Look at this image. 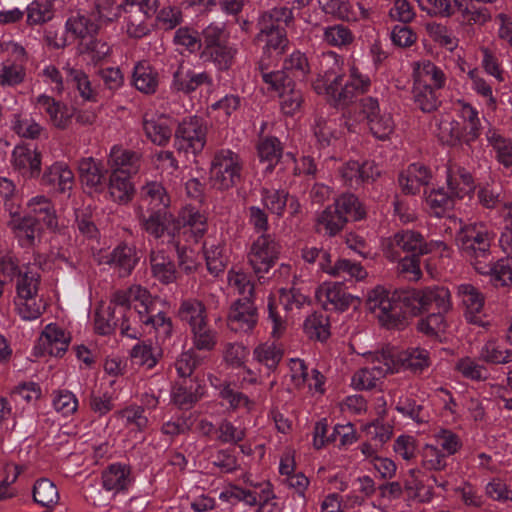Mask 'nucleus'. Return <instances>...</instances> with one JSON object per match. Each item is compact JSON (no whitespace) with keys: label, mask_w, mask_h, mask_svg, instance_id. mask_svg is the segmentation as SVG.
Listing matches in <instances>:
<instances>
[{"label":"nucleus","mask_w":512,"mask_h":512,"mask_svg":"<svg viewBox=\"0 0 512 512\" xmlns=\"http://www.w3.org/2000/svg\"><path fill=\"white\" fill-rule=\"evenodd\" d=\"M132 83L138 91L152 94L159 85V74L148 62L141 61L133 69Z\"/></svg>","instance_id":"nucleus-31"},{"label":"nucleus","mask_w":512,"mask_h":512,"mask_svg":"<svg viewBox=\"0 0 512 512\" xmlns=\"http://www.w3.org/2000/svg\"><path fill=\"white\" fill-rule=\"evenodd\" d=\"M114 417L132 432H143L149 425L144 409L139 405H129L114 413Z\"/></svg>","instance_id":"nucleus-34"},{"label":"nucleus","mask_w":512,"mask_h":512,"mask_svg":"<svg viewBox=\"0 0 512 512\" xmlns=\"http://www.w3.org/2000/svg\"><path fill=\"white\" fill-rule=\"evenodd\" d=\"M109 309L112 311L108 313V317L105 316V313L102 311H96L94 325L95 330L101 335H107L112 332L116 322L119 317L116 316V310H119L120 316L123 318V322L121 323L122 332L129 337H134V335L130 334L128 331L130 329L128 325V321L130 319L129 313L127 310H123L120 307H115L110 302Z\"/></svg>","instance_id":"nucleus-32"},{"label":"nucleus","mask_w":512,"mask_h":512,"mask_svg":"<svg viewBox=\"0 0 512 512\" xmlns=\"http://www.w3.org/2000/svg\"><path fill=\"white\" fill-rule=\"evenodd\" d=\"M40 286L39 269L36 266L26 267L20 271L16 283V295L30 296L38 295Z\"/></svg>","instance_id":"nucleus-51"},{"label":"nucleus","mask_w":512,"mask_h":512,"mask_svg":"<svg viewBox=\"0 0 512 512\" xmlns=\"http://www.w3.org/2000/svg\"><path fill=\"white\" fill-rule=\"evenodd\" d=\"M71 341L70 334L57 324L50 323L44 327L36 340L32 354L35 357H62Z\"/></svg>","instance_id":"nucleus-9"},{"label":"nucleus","mask_w":512,"mask_h":512,"mask_svg":"<svg viewBox=\"0 0 512 512\" xmlns=\"http://www.w3.org/2000/svg\"><path fill=\"white\" fill-rule=\"evenodd\" d=\"M489 145L496 152L497 160L505 167L512 166V140L504 137L496 129L489 128L486 132Z\"/></svg>","instance_id":"nucleus-44"},{"label":"nucleus","mask_w":512,"mask_h":512,"mask_svg":"<svg viewBox=\"0 0 512 512\" xmlns=\"http://www.w3.org/2000/svg\"><path fill=\"white\" fill-rule=\"evenodd\" d=\"M243 161L230 149H220L215 152L209 169V179L212 187L218 190H228L241 179Z\"/></svg>","instance_id":"nucleus-4"},{"label":"nucleus","mask_w":512,"mask_h":512,"mask_svg":"<svg viewBox=\"0 0 512 512\" xmlns=\"http://www.w3.org/2000/svg\"><path fill=\"white\" fill-rule=\"evenodd\" d=\"M316 298L325 309L345 311L354 302L359 303V298L346 292L341 284L325 282L316 290Z\"/></svg>","instance_id":"nucleus-12"},{"label":"nucleus","mask_w":512,"mask_h":512,"mask_svg":"<svg viewBox=\"0 0 512 512\" xmlns=\"http://www.w3.org/2000/svg\"><path fill=\"white\" fill-rule=\"evenodd\" d=\"M473 266L478 273L489 275L495 286L512 285V263L509 260H500L494 264L475 261Z\"/></svg>","instance_id":"nucleus-25"},{"label":"nucleus","mask_w":512,"mask_h":512,"mask_svg":"<svg viewBox=\"0 0 512 512\" xmlns=\"http://www.w3.org/2000/svg\"><path fill=\"white\" fill-rule=\"evenodd\" d=\"M289 193L282 189L266 188L260 190L262 205L277 217H282L287 206Z\"/></svg>","instance_id":"nucleus-43"},{"label":"nucleus","mask_w":512,"mask_h":512,"mask_svg":"<svg viewBox=\"0 0 512 512\" xmlns=\"http://www.w3.org/2000/svg\"><path fill=\"white\" fill-rule=\"evenodd\" d=\"M172 119L156 111H146L143 116V130L146 137L154 144L165 146L172 137Z\"/></svg>","instance_id":"nucleus-13"},{"label":"nucleus","mask_w":512,"mask_h":512,"mask_svg":"<svg viewBox=\"0 0 512 512\" xmlns=\"http://www.w3.org/2000/svg\"><path fill=\"white\" fill-rule=\"evenodd\" d=\"M236 54L237 48L226 43L215 46L211 50H203L202 52V56L211 60L216 68L221 71L232 67Z\"/></svg>","instance_id":"nucleus-48"},{"label":"nucleus","mask_w":512,"mask_h":512,"mask_svg":"<svg viewBox=\"0 0 512 512\" xmlns=\"http://www.w3.org/2000/svg\"><path fill=\"white\" fill-rule=\"evenodd\" d=\"M434 132L437 138L447 145H456L461 140L464 141V130L460 127L459 122L449 115L440 116L436 119Z\"/></svg>","instance_id":"nucleus-35"},{"label":"nucleus","mask_w":512,"mask_h":512,"mask_svg":"<svg viewBox=\"0 0 512 512\" xmlns=\"http://www.w3.org/2000/svg\"><path fill=\"white\" fill-rule=\"evenodd\" d=\"M130 175L111 173L109 180V194L118 203L129 202L134 195V187L130 182Z\"/></svg>","instance_id":"nucleus-47"},{"label":"nucleus","mask_w":512,"mask_h":512,"mask_svg":"<svg viewBox=\"0 0 512 512\" xmlns=\"http://www.w3.org/2000/svg\"><path fill=\"white\" fill-rule=\"evenodd\" d=\"M354 33L344 24H334L324 28L323 40L330 46L344 48L353 43Z\"/></svg>","instance_id":"nucleus-56"},{"label":"nucleus","mask_w":512,"mask_h":512,"mask_svg":"<svg viewBox=\"0 0 512 512\" xmlns=\"http://www.w3.org/2000/svg\"><path fill=\"white\" fill-rule=\"evenodd\" d=\"M151 269L153 275L163 283H170L175 279V267L163 252L151 254Z\"/></svg>","instance_id":"nucleus-64"},{"label":"nucleus","mask_w":512,"mask_h":512,"mask_svg":"<svg viewBox=\"0 0 512 512\" xmlns=\"http://www.w3.org/2000/svg\"><path fill=\"white\" fill-rule=\"evenodd\" d=\"M341 64V58L335 52L323 54V70L312 82L313 90L318 95L325 96L335 106L352 103L358 96L367 93L371 87L370 77L360 71L355 61L349 63L348 78L343 82V75L339 73Z\"/></svg>","instance_id":"nucleus-1"},{"label":"nucleus","mask_w":512,"mask_h":512,"mask_svg":"<svg viewBox=\"0 0 512 512\" xmlns=\"http://www.w3.org/2000/svg\"><path fill=\"white\" fill-rule=\"evenodd\" d=\"M340 175L348 186L358 187L373 182L380 175V169L373 161H348L340 169Z\"/></svg>","instance_id":"nucleus-15"},{"label":"nucleus","mask_w":512,"mask_h":512,"mask_svg":"<svg viewBox=\"0 0 512 512\" xmlns=\"http://www.w3.org/2000/svg\"><path fill=\"white\" fill-rule=\"evenodd\" d=\"M455 111L459 118L464 122V142L470 143L476 140L481 132V122L478 116V111L471 104L458 100L454 104Z\"/></svg>","instance_id":"nucleus-28"},{"label":"nucleus","mask_w":512,"mask_h":512,"mask_svg":"<svg viewBox=\"0 0 512 512\" xmlns=\"http://www.w3.org/2000/svg\"><path fill=\"white\" fill-rule=\"evenodd\" d=\"M142 198L149 203L152 209L165 210L170 199L161 183L150 182L142 187L141 190Z\"/></svg>","instance_id":"nucleus-61"},{"label":"nucleus","mask_w":512,"mask_h":512,"mask_svg":"<svg viewBox=\"0 0 512 512\" xmlns=\"http://www.w3.org/2000/svg\"><path fill=\"white\" fill-rule=\"evenodd\" d=\"M279 252V245L274 238L263 233L251 244L248 260L255 273H266L275 264Z\"/></svg>","instance_id":"nucleus-10"},{"label":"nucleus","mask_w":512,"mask_h":512,"mask_svg":"<svg viewBox=\"0 0 512 512\" xmlns=\"http://www.w3.org/2000/svg\"><path fill=\"white\" fill-rule=\"evenodd\" d=\"M303 329L310 339L325 341L330 336L328 318L320 313L309 315L304 321Z\"/></svg>","instance_id":"nucleus-57"},{"label":"nucleus","mask_w":512,"mask_h":512,"mask_svg":"<svg viewBox=\"0 0 512 512\" xmlns=\"http://www.w3.org/2000/svg\"><path fill=\"white\" fill-rule=\"evenodd\" d=\"M331 277L361 281L367 277V271L360 263L345 258H339L335 261V267L331 272Z\"/></svg>","instance_id":"nucleus-59"},{"label":"nucleus","mask_w":512,"mask_h":512,"mask_svg":"<svg viewBox=\"0 0 512 512\" xmlns=\"http://www.w3.org/2000/svg\"><path fill=\"white\" fill-rule=\"evenodd\" d=\"M318 231H324L329 236H335L345 226V218L331 205L325 208L316 219Z\"/></svg>","instance_id":"nucleus-46"},{"label":"nucleus","mask_w":512,"mask_h":512,"mask_svg":"<svg viewBox=\"0 0 512 512\" xmlns=\"http://www.w3.org/2000/svg\"><path fill=\"white\" fill-rule=\"evenodd\" d=\"M15 310L23 320H35L45 311L46 303L38 295H16L14 298Z\"/></svg>","instance_id":"nucleus-36"},{"label":"nucleus","mask_w":512,"mask_h":512,"mask_svg":"<svg viewBox=\"0 0 512 512\" xmlns=\"http://www.w3.org/2000/svg\"><path fill=\"white\" fill-rule=\"evenodd\" d=\"M13 167L23 176L35 178L40 175L41 154L36 148L18 145L12 153Z\"/></svg>","instance_id":"nucleus-20"},{"label":"nucleus","mask_w":512,"mask_h":512,"mask_svg":"<svg viewBox=\"0 0 512 512\" xmlns=\"http://www.w3.org/2000/svg\"><path fill=\"white\" fill-rule=\"evenodd\" d=\"M366 305L383 327L398 328L404 322V311L395 291L376 286L367 293Z\"/></svg>","instance_id":"nucleus-3"},{"label":"nucleus","mask_w":512,"mask_h":512,"mask_svg":"<svg viewBox=\"0 0 512 512\" xmlns=\"http://www.w3.org/2000/svg\"><path fill=\"white\" fill-rule=\"evenodd\" d=\"M414 83L441 89L446 84V76L441 68L429 60L415 63L413 70Z\"/></svg>","instance_id":"nucleus-26"},{"label":"nucleus","mask_w":512,"mask_h":512,"mask_svg":"<svg viewBox=\"0 0 512 512\" xmlns=\"http://www.w3.org/2000/svg\"><path fill=\"white\" fill-rule=\"evenodd\" d=\"M122 12V4L114 0H94L90 16L99 24V28L117 19Z\"/></svg>","instance_id":"nucleus-45"},{"label":"nucleus","mask_w":512,"mask_h":512,"mask_svg":"<svg viewBox=\"0 0 512 512\" xmlns=\"http://www.w3.org/2000/svg\"><path fill=\"white\" fill-rule=\"evenodd\" d=\"M282 146L276 137H264L257 146L258 156L261 162H267V170L272 171L282 156Z\"/></svg>","instance_id":"nucleus-55"},{"label":"nucleus","mask_w":512,"mask_h":512,"mask_svg":"<svg viewBox=\"0 0 512 512\" xmlns=\"http://www.w3.org/2000/svg\"><path fill=\"white\" fill-rule=\"evenodd\" d=\"M479 359L489 364H507L512 362V350L498 340L490 339L481 346Z\"/></svg>","instance_id":"nucleus-39"},{"label":"nucleus","mask_w":512,"mask_h":512,"mask_svg":"<svg viewBox=\"0 0 512 512\" xmlns=\"http://www.w3.org/2000/svg\"><path fill=\"white\" fill-rule=\"evenodd\" d=\"M178 314L181 320L189 324L190 330L207 323L205 306L197 299H187L182 301Z\"/></svg>","instance_id":"nucleus-42"},{"label":"nucleus","mask_w":512,"mask_h":512,"mask_svg":"<svg viewBox=\"0 0 512 512\" xmlns=\"http://www.w3.org/2000/svg\"><path fill=\"white\" fill-rule=\"evenodd\" d=\"M424 239L421 234L406 230L396 233L389 239L385 255L392 261L400 259V251L411 252L413 255L423 254Z\"/></svg>","instance_id":"nucleus-14"},{"label":"nucleus","mask_w":512,"mask_h":512,"mask_svg":"<svg viewBox=\"0 0 512 512\" xmlns=\"http://www.w3.org/2000/svg\"><path fill=\"white\" fill-rule=\"evenodd\" d=\"M39 223L31 216H13L10 227L22 246H30L34 243L39 232Z\"/></svg>","instance_id":"nucleus-38"},{"label":"nucleus","mask_w":512,"mask_h":512,"mask_svg":"<svg viewBox=\"0 0 512 512\" xmlns=\"http://www.w3.org/2000/svg\"><path fill=\"white\" fill-rule=\"evenodd\" d=\"M66 31L76 38H86L92 36L99 29V24L95 23L92 17L77 15L70 17L66 22Z\"/></svg>","instance_id":"nucleus-63"},{"label":"nucleus","mask_w":512,"mask_h":512,"mask_svg":"<svg viewBox=\"0 0 512 512\" xmlns=\"http://www.w3.org/2000/svg\"><path fill=\"white\" fill-rule=\"evenodd\" d=\"M386 351H389V356L397 365L395 372H399L403 368L413 373H421L431 364L429 352L422 348L398 352L395 348L387 347Z\"/></svg>","instance_id":"nucleus-19"},{"label":"nucleus","mask_w":512,"mask_h":512,"mask_svg":"<svg viewBox=\"0 0 512 512\" xmlns=\"http://www.w3.org/2000/svg\"><path fill=\"white\" fill-rule=\"evenodd\" d=\"M493 233L483 223H471L460 228L457 244L472 263L489 257Z\"/></svg>","instance_id":"nucleus-7"},{"label":"nucleus","mask_w":512,"mask_h":512,"mask_svg":"<svg viewBox=\"0 0 512 512\" xmlns=\"http://www.w3.org/2000/svg\"><path fill=\"white\" fill-rule=\"evenodd\" d=\"M111 303L115 307L127 310L130 318L153 328L156 333L167 338L172 333L171 319L162 312L151 315L154 311L155 298L140 285H132L127 289H120L111 295Z\"/></svg>","instance_id":"nucleus-2"},{"label":"nucleus","mask_w":512,"mask_h":512,"mask_svg":"<svg viewBox=\"0 0 512 512\" xmlns=\"http://www.w3.org/2000/svg\"><path fill=\"white\" fill-rule=\"evenodd\" d=\"M259 25L258 39L265 42L268 49H273L279 53L283 52L288 44L285 28L280 25H270L262 22H259Z\"/></svg>","instance_id":"nucleus-41"},{"label":"nucleus","mask_w":512,"mask_h":512,"mask_svg":"<svg viewBox=\"0 0 512 512\" xmlns=\"http://www.w3.org/2000/svg\"><path fill=\"white\" fill-rule=\"evenodd\" d=\"M458 296L465 308L466 318L473 323H478L479 314L484 306V297L470 284H461L458 286Z\"/></svg>","instance_id":"nucleus-30"},{"label":"nucleus","mask_w":512,"mask_h":512,"mask_svg":"<svg viewBox=\"0 0 512 512\" xmlns=\"http://www.w3.org/2000/svg\"><path fill=\"white\" fill-rule=\"evenodd\" d=\"M26 78V67L21 62H12L7 59L0 62V86L16 87L22 84Z\"/></svg>","instance_id":"nucleus-49"},{"label":"nucleus","mask_w":512,"mask_h":512,"mask_svg":"<svg viewBox=\"0 0 512 512\" xmlns=\"http://www.w3.org/2000/svg\"><path fill=\"white\" fill-rule=\"evenodd\" d=\"M79 175L82 183L95 190L101 189L105 179V170L102 165L93 158L81 159L78 164Z\"/></svg>","instance_id":"nucleus-37"},{"label":"nucleus","mask_w":512,"mask_h":512,"mask_svg":"<svg viewBox=\"0 0 512 512\" xmlns=\"http://www.w3.org/2000/svg\"><path fill=\"white\" fill-rule=\"evenodd\" d=\"M207 126L203 119L193 116L184 119L175 132V146L178 151L197 155L205 147Z\"/></svg>","instance_id":"nucleus-8"},{"label":"nucleus","mask_w":512,"mask_h":512,"mask_svg":"<svg viewBox=\"0 0 512 512\" xmlns=\"http://www.w3.org/2000/svg\"><path fill=\"white\" fill-rule=\"evenodd\" d=\"M448 192L455 199H463L474 191L475 185L470 173L458 166L447 168L446 179Z\"/></svg>","instance_id":"nucleus-24"},{"label":"nucleus","mask_w":512,"mask_h":512,"mask_svg":"<svg viewBox=\"0 0 512 512\" xmlns=\"http://www.w3.org/2000/svg\"><path fill=\"white\" fill-rule=\"evenodd\" d=\"M132 482L130 467L125 464H111L102 472V486L113 495L126 492Z\"/></svg>","instance_id":"nucleus-21"},{"label":"nucleus","mask_w":512,"mask_h":512,"mask_svg":"<svg viewBox=\"0 0 512 512\" xmlns=\"http://www.w3.org/2000/svg\"><path fill=\"white\" fill-rule=\"evenodd\" d=\"M100 263H107L118 269L121 277L127 276L134 269L137 258L135 251L132 247L127 245H120L116 247L105 260H100Z\"/></svg>","instance_id":"nucleus-33"},{"label":"nucleus","mask_w":512,"mask_h":512,"mask_svg":"<svg viewBox=\"0 0 512 512\" xmlns=\"http://www.w3.org/2000/svg\"><path fill=\"white\" fill-rule=\"evenodd\" d=\"M342 214L347 223L349 220L358 221L365 217L366 211L358 198L353 194H343L335 200L333 205Z\"/></svg>","instance_id":"nucleus-50"},{"label":"nucleus","mask_w":512,"mask_h":512,"mask_svg":"<svg viewBox=\"0 0 512 512\" xmlns=\"http://www.w3.org/2000/svg\"><path fill=\"white\" fill-rule=\"evenodd\" d=\"M175 228L187 241L197 242L207 231V219L198 210L185 208L180 212Z\"/></svg>","instance_id":"nucleus-16"},{"label":"nucleus","mask_w":512,"mask_h":512,"mask_svg":"<svg viewBox=\"0 0 512 512\" xmlns=\"http://www.w3.org/2000/svg\"><path fill=\"white\" fill-rule=\"evenodd\" d=\"M157 0H125L122 3L123 29L131 38H142L152 28L151 18L157 10Z\"/></svg>","instance_id":"nucleus-5"},{"label":"nucleus","mask_w":512,"mask_h":512,"mask_svg":"<svg viewBox=\"0 0 512 512\" xmlns=\"http://www.w3.org/2000/svg\"><path fill=\"white\" fill-rule=\"evenodd\" d=\"M431 177L430 171L420 163L411 164L399 177V184L406 194L417 193L423 185H426Z\"/></svg>","instance_id":"nucleus-29"},{"label":"nucleus","mask_w":512,"mask_h":512,"mask_svg":"<svg viewBox=\"0 0 512 512\" xmlns=\"http://www.w3.org/2000/svg\"><path fill=\"white\" fill-rule=\"evenodd\" d=\"M366 362L370 367L357 370L351 377V386L355 390H371L388 373H395L397 365L393 362L389 351L369 352L365 355Z\"/></svg>","instance_id":"nucleus-6"},{"label":"nucleus","mask_w":512,"mask_h":512,"mask_svg":"<svg viewBox=\"0 0 512 512\" xmlns=\"http://www.w3.org/2000/svg\"><path fill=\"white\" fill-rule=\"evenodd\" d=\"M229 288L243 297V299H251L254 296V284L248 274L241 269L232 268L227 275Z\"/></svg>","instance_id":"nucleus-58"},{"label":"nucleus","mask_w":512,"mask_h":512,"mask_svg":"<svg viewBox=\"0 0 512 512\" xmlns=\"http://www.w3.org/2000/svg\"><path fill=\"white\" fill-rule=\"evenodd\" d=\"M436 90L432 86L413 84L414 102L423 112H432L439 106L440 102Z\"/></svg>","instance_id":"nucleus-62"},{"label":"nucleus","mask_w":512,"mask_h":512,"mask_svg":"<svg viewBox=\"0 0 512 512\" xmlns=\"http://www.w3.org/2000/svg\"><path fill=\"white\" fill-rule=\"evenodd\" d=\"M420 467L429 472H440L447 467V457L432 443L424 444L420 450Z\"/></svg>","instance_id":"nucleus-40"},{"label":"nucleus","mask_w":512,"mask_h":512,"mask_svg":"<svg viewBox=\"0 0 512 512\" xmlns=\"http://www.w3.org/2000/svg\"><path fill=\"white\" fill-rule=\"evenodd\" d=\"M468 77L471 82V89L485 101L488 108L495 110L497 107V100L493 94L491 85L482 77L478 69H471L468 71Z\"/></svg>","instance_id":"nucleus-60"},{"label":"nucleus","mask_w":512,"mask_h":512,"mask_svg":"<svg viewBox=\"0 0 512 512\" xmlns=\"http://www.w3.org/2000/svg\"><path fill=\"white\" fill-rule=\"evenodd\" d=\"M282 356V349L274 342L260 343L253 350V359L268 369H275Z\"/></svg>","instance_id":"nucleus-54"},{"label":"nucleus","mask_w":512,"mask_h":512,"mask_svg":"<svg viewBox=\"0 0 512 512\" xmlns=\"http://www.w3.org/2000/svg\"><path fill=\"white\" fill-rule=\"evenodd\" d=\"M33 498L43 507H53L59 501V492L56 485L47 478L37 480L33 487Z\"/></svg>","instance_id":"nucleus-52"},{"label":"nucleus","mask_w":512,"mask_h":512,"mask_svg":"<svg viewBox=\"0 0 512 512\" xmlns=\"http://www.w3.org/2000/svg\"><path fill=\"white\" fill-rule=\"evenodd\" d=\"M204 84H212V78L207 72H195L183 64L174 72L172 87L176 91L191 93Z\"/></svg>","instance_id":"nucleus-22"},{"label":"nucleus","mask_w":512,"mask_h":512,"mask_svg":"<svg viewBox=\"0 0 512 512\" xmlns=\"http://www.w3.org/2000/svg\"><path fill=\"white\" fill-rule=\"evenodd\" d=\"M191 340L193 345L191 349L210 352L216 347L218 336L217 332L209 327L207 322L191 329Z\"/></svg>","instance_id":"nucleus-53"},{"label":"nucleus","mask_w":512,"mask_h":512,"mask_svg":"<svg viewBox=\"0 0 512 512\" xmlns=\"http://www.w3.org/2000/svg\"><path fill=\"white\" fill-rule=\"evenodd\" d=\"M258 323L257 309L251 299H238L231 305L227 326L236 333H249Z\"/></svg>","instance_id":"nucleus-11"},{"label":"nucleus","mask_w":512,"mask_h":512,"mask_svg":"<svg viewBox=\"0 0 512 512\" xmlns=\"http://www.w3.org/2000/svg\"><path fill=\"white\" fill-rule=\"evenodd\" d=\"M34 105L41 113L48 116L49 122L56 128L65 129L71 123L72 110L49 95L41 94L37 96Z\"/></svg>","instance_id":"nucleus-18"},{"label":"nucleus","mask_w":512,"mask_h":512,"mask_svg":"<svg viewBox=\"0 0 512 512\" xmlns=\"http://www.w3.org/2000/svg\"><path fill=\"white\" fill-rule=\"evenodd\" d=\"M74 183V174L64 162H55L46 167L40 179L42 186L60 193L71 191Z\"/></svg>","instance_id":"nucleus-17"},{"label":"nucleus","mask_w":512,"mask_h":512,"mask_svg":"<svg viewBox=\"0 0 512 512\" xmlns=\"http://www.w3.org/2000/svg\"><path fill=\"white\" fill-rule=\"evenodd\" d=\"M27 216H31L37 223H43L50 229L58 225L56 211L52 201L44 196L37 195L28 200L26 204Z\"/></svg>","instance_id":"nucleus-23"},{"label":"nucleus","mask_w":512,"mask_h":512,"mask_svg":"<svg viewBox=\"0 0 512 512\" xmlns=\"http://www.w3.org/2000/svg\"><path fill=\"white\" fill-rule=\"evenodd\" d=\"M108 166L111 173L135 174L139 169V156L134 152L114 146L109 154Z\"/></svg>","instance_id":"nucleus-27"}]
</instances>
